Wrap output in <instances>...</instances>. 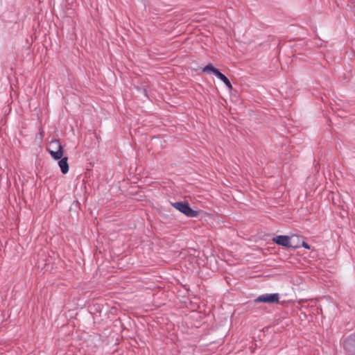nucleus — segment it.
Segmentation results:
<instances>
[{
	"label": "nucleus",
	"instance_id": "20e7f679",
	"mask_svg": "<svg viewBox=\"0 0 355 355\" xmlns=\"http://www.w3.org/2000/svg\"><path fill=\"white\" fill-rule=\"evenodd\" d=\"M52 146H56V150H51V148L49 149V151L51 156L55 159H62V157L63 155V150H62V146L60 144V141L58 140L53 141L51 142Z\"/></svg>",
	"mask_w": 355,
	"mask_h": 355
},
{
	"label": "nucleus",
	"instance_id": "6e6552de",
	"mask_svg": "<svg viewBox=\"0 0 355 355\" xmlns=\"http://www.w3.org/2000/svg\"><path fill=\"white\" fill-rule=\"evenodd\" d=\"M51 148H52L51 150H56V146H52L51 144L50 145Z\"/></svg>",
	"mask_w": 355,
	"mask_h": 355
},
{
	"label": "nucleus",
	"instance_id": "f257e3e1",
	"mask_svg": "<svg viewBox=\"0 0 355 355\" xmlns=\"http://www.w3.org/2000/svg\"><path fill=\"white\" fill-rule=\"evenodd\" d=\"M171 205L175 209L184 214L187 217L195 218L198 216V211L193 210L189 207V204L186 201L172 202Z\"/></svg>",
	"mask_w": 355,
	"mask_h": 355
},
{
	"label": "nucleus",
	"instance_id": "f03ea898",
	"mask_svg": "<svg viewBox=\"0 0 355 355\" xmlns=\"http://www.w3.org/2000/svg\"><path fill=\"white\" fill-rule=\"evenodd\" d=\"M203 72L205 73H209L211 72L213 74H214L217 78L220 79L225 85V86L228 89H232V85L229 80V79L223 75L222 73H220L218 69L215 68L212 64H208L206 67H205L202 69Z\"/></svg>",
	"mask_w": 355,
	"mask_h": 355
},
{
	"label": "nucleus",
	"instance_id": "0eeeda50",
	"mask_svg": "<svg viewBox=\"0 0 355 355\" xmlns=\"http://www.w3.org/2000/svg\"><path fill=\"white\" fill-rule=\"evenodd\" d=\"M302 246L304 248H306V249H309L310 248L309 245L306 243H305V242H303Z\"/></svg>",
	"mask_w": 355,
	"mask_h": 355
},
{
	"label": "nucleus",
	"instance_id": "423d86ee",
	"mask_svg": "<svg viewBox=\"0 0 355 355\" xmlns=\"http://www.w3.org/2000/svg\"><path fill=\"white\" fill-rule=\"evenodd\" d=\"M58 165L61 169L62 173L66 174L69 171V164L67 163V157L62 158L59 162Z\"/></svg>",
	"mask_w": 355,
	"mask_h": 355
},
{
	"label": "nucleus",
	"instance_id": "7ed1b4c3",
	"mask_svg": "<svg viewBox=\"0 0 355 355\" xmlns=\"http://www.w3.org/2000/svg\"><path fill=\"white\" fill-rule=\"evenodd\" d=\"M279 300V295L278 293H266L259 295L256 300V302L264 303H275L278 302Z\"/></svg>",
	"mask_w": 355,
	"mask_h": 355
},
{
	"label": "nucleus",
	"instance_id": "39448f33",
	"mask_svg": "<svg viewBox=\"0 0 355 355\" xmlns=\"http://www.w3.org/2000/svg\"><path fill=\"white\" fill-rule=\"evenodd\" d=\"M290 240L291 239L288 236H277L272 239L273 242L284 247L291 246Z\"/></svg>",
	"mask_w": 355,
	"mask_h": 355
}]
</instances>
